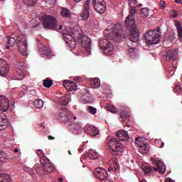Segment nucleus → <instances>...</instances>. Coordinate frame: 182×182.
I'll return each mask as SVG.
<instances>
[{"label":"nucleus","mask_w":182,"mask_h":182,"mask_svg":"<svg viewBox=\"0 0 182 182\" xmlns=\"http://www.w3.org/2000/svg\"><path fill=\"white\" fill-rule=\"evenodd\" d=\"M131 15L128 16L125 20V26L127 28H130L129 30V41L136 43L139 41V28L136 26L134 17L133 15L136 14V9H132L129 11Z\"/></svg>","instance_id":"f257e3e1"},{"label":"nucleus","mask_w":182,"mask_h":182,"mask_svg":"<svg viewBox=\"0 0 182 182\" xmlns=\"http://www.w3.org/2000/svg\"><path fill=\"white\" fill-rule=\"evenodd\" d=\"M55 118L62 123H70L73 120H76V117L72 115V113L69 109L60 106L57 112L55 113Z\"/></svg>","instance_id":"f03ea898"},{"label":"nucleus","mask_w":182,"mask_h":182,"mask_svg":"<svg viewBox=\"0 0 182 182\" xmlns=\"http://www.w3.org/2000/svg\"><path fill=\"white\" fill-rule=\"evenodd\" d=\"M146 45H157L160 43L161 33H160V28L157 30H151L148 31L144 36Z\"/></svg>","instance_id":"7ed1b4c3"},{"label":"nucleus","mask_w":182,"mask_h":182,"mask_svg":"<svg viewBox=\"0 0 182 182\" xmlns=\"http://www.w3.org/2000/svg\"><path fill=\"white\" fill-rule=\"evenodd\" d=\"M41 22L44 29L58 31V20H56L55 16L42 14Z\"/></svg>","instance_id":"20e7f679"},{"label":"nucleus","mask_w":182,"mask_h":182,"mask_svg":"<svg viewBox=\"0 0 182 182\" xmlns=\"http://www.w3.org/2000/svg\"><path fill=\"white\" fill-rule=\"evenodd\" d=\"M109 151L112 156H117L119 153L123 151V144L120 141L117 140L116 138H112L109 141Z\"/></svg>","instance_id":"39448f33"},{"label":"nucleus","mask_w":182,"mask_h":182,"mask_svg":"<svg viewBox=\"0 0 182 182\" xmlns=\"http://www.w3.org/2000/svg\"><path fill=\"white\" fill-rule=\"evenodd\" d=\"M17 46L23 56H28V43L26 41V36L19 34L17 36Z\"/></svg>","instance_id":"423d86ee"},{"label":"nucleus","mask_w":182,"mask_h":182,"mask_svg":"<svg viewBox=\"0 0 182 182\" xmlns=\"http://www.w3.org/2000/svg\"><path fill=\"white\" fill-rule=\"evenodd\" d=\"M107 35V38L111 41H117L122 38V30L120 28H114L112 31H107L105 32Z\"/></svg>","instance_id":"0eeeda50"},{"label":"nucleus","mask_w":182,"mask_h":182,"mask_svg":"<svg viewBox=\"0 0 182 182\" xmlns=\"http://www.w3.org/2000/svg\"><path fill=\"white\" fill-rule=\"evenodd\" d=\"M151 161H152L153 164L156 165V167L153 168L154 171H159L160 174H164L166 173V165L163 161L159 160L157 158H151Z\"/></svg>","instance_id":"6e6552de"},{"label":"nucleus","mask_w":182,"mask_h":182,"mask_svg":"<svg viewBox=\"0 0 182 182\" xmlns=\"http://www.w3.org/2000/svg\"><path fill=\"white\" fill-rule=\"evenodd\" d=\"M141 140V137L139 136L135 139L134 144L139 147L138 150L139 153H141L142 154H146L149 152V145H147V144L143 143Z\"/></svg>","instance_id":"1a4fd4ad"},{"label":"nucleus","mask_w":182,"mask_h":182,"mask_svg":"<svg viewBox=\"0 0 182 182\" xmlns=\"http://www.w3.org/2000/svg\"><path fill=\"white\" fill-rule=\"evenodd\" d=\"M100 48L104 50L106 55H109L113 50V45L106 39L100 40Z\"/></svg>","instance_id":"9d476101"},{"label":"nucleus","mask_w":182,"mask_h":182,"mask_svg":"<svg viewBox=\"0 0 182 182\" xmlns=\"http://www.w3.org/2000/svg\"><path fill=\"white\" fill-rule=\"evenodd\" d=\"M41 164H42L43 167H44V172L46 174V173H52L55 170V167L50 163V161L49 159L46 157H43L40 161Z\"/></svg>","instance_id":"9b49d317"},{"label":"nucleus","mask_w":182,"mask_h":182,"mask_svg":"<svg viewBox=\"0 0 182 182\" xmlns=\"http://www.w3.org/2000/svg\"><path fill=\"white\" fill-rule=\"evenodd\" d=\"M70 126V131L73 134H80L82 132H83V129L82 128V125L79 122H75V119L73 122L68 123Z\"/></svg>","instance_id":"f8f14e48"},{"label":"nucleus","mask_w":182,"mask_h":182,"mask_svg":"<svg viewBox=\"0 0 182 182\" xmlns=\"http://www.w3.org/2000/svg\"><path fill=\"white\" fill-rule=\"evenodd\" d=\"M79 41H81V45L82 48L89 53L92 49L91 48V43L92 40L89 37H87L86 35H82L81 38H78Z\"/></svg>","instance_id":"ddd939ff"},{"label":"nucleus","mask_w":182,"mask_h":182,"mask_svg":"<svg viewBox=\"0 0 182 182\" xmlns=\"http://www.w3.org/2000/svg\"><path fill=\"white\" fill-rule=\"evenodd\" d=\"M37 41V48L41 52L42 55H45L47 58H50L53 55L52 50L48 46H45L41 43L39 38L36 39Z\"/></svg>","instance_id":"4468645a"},{"label":"nucleus","mask_w":182,"mask_h":182,"mask_svg":"<svg viewBox=\"0 0 182 182\" xmlns=\"http://www.w3.org/2000/svg\"><path fill=\"white\" fill-rule=\"evenodd\" d=\"M120 119L123 124L127 122L125 126L127 127H130V124L129 123V122H130V110H129L128 108L122 109L120 113Z\"/></svg>","instance_id":"2eb2a0df"},{"label":"nucleus","mask_w":182,"mask_h":182,"mask_svg":"<svg viewBox=\"0 0 182 182\" xmlns=\"http://www.w3.org/2000/svg\"><path fill=\"white\" fill-rule=\"evenodd\" d=\"M94 174L96 178L103 181L107 178L108 174L107 171L102 168H97L94 171Z\"/></svg>","instance_id":"dca6fc26"},{"label":"nucleus","mask_w":182,"mask_h":182,"mask_svg":"<svg viewBox=\"0 0 182 182\" xmlns=\"http://www.w3.org/2000/svg\"><path fill=\"white\" fill-rule=\"evenodd\" d=\"M9 72V65L8 63L2 58L0 59V75L6 76Z\"/></svg>","instance_id":"f3484780"},{"label":"nucleus","mask_w":182,"mask_h":182,"mask_svg":"<svg viewBox=\"0 0 182 182\" xmlns=\"http://www.w3.org/2000/svg\"><path fill=\"white\" fill-rule=\"evenodd\" d=\"M90 6V0H87L84 4V11L81 15V19L82 21H87L89 16H90V12L89 11V8Z\"/></svg>","instance_id":"a211bd4d"},{"label":"nucleus","mask_w":182,"mask_h":182,"mask_svg":"<svg viewBox=\"0 0 182 182\" xmlns=\"http://www.w3.org/2000/svg\"><path fill=\"white\" fill-rule=\"evenodd\" d=\"M8 109H9V100L4 95L0 96V110L7 112Z\"/></svg>","instance_id":"6ab92c4d"},{"label":"nucleus","mask_w":182,"mask_h":182,"mask_svg":"<svg viewBox=\"0 0 182 182\" xmlns=\"http://www.w3.org/2000/svg\"><path fill=\"white\" fill-rule=\"evenodd\" d=\"M63 86L65 87V89L68 92H73L74 90H77V84L73 81L65 80L63 83Z\"/></svg>","instance_id":"aec40b11"},{"label":"nucleus","mask_w":182,"mask_h":182,"mask_svg":"<svg viewBox=\"0 0 182 182\" xmlns=\"http://www.w3.org/2000/svg\"><path fill=\"white\" fill-rule=\"evenodd\" d=\"M8 124H9V121L6 115L4 113H0V132L8 129Z\"/></svg>","instance_id":"412c9836"},{"label":"nucleus","mask_w":182,"mask_h":182,"mask_svg":"<svg viewBox=\"0 0 182 182\" xmlns=\"http://www.w3.org/2000/svg\"><path fill=\"white\" fill-rule=\"evenodd\" d=\"M164 57L167 61L176 60L177 58V53L173 50H168L164 54Z\"/></svg>","instance_id":"4be33fe9"},{"label":"nucleus","mask_w":182,"mask_h":182,"mask_svg":"<svg viewBox=\"0 0 182 182\" xmlns=\"http://www.w3.org/2000/svg\"><path fill=\"white\" fill-rule=\"evenodd\" d=\"M116 136L118 137L119 140H121V141H128L130 139L129 134H127V132L124 130L117 132Z\"/></svg>","instance_id":"5701e85b"},{"label":"nucleus","mask_w":182,"mask_h":182,"mask_svg":"<svg viewBox=\"0 0 182 182\" xmlns=\"http://www.w3.org/2000/svg\"><path fill=\"white\" fill-rule=\"evenodd\" d=\"M4 42L6 43V48L11 49V48H14V46H15L16 40L12 37L7 36L4 38Z\"/></svg>","instance_id":"b1692460"},{"label":"nucleus","mask_w":182,"mask_h":182,"mask_svg":"<svg viewBox=\"0 0 182 182\" xmlns=\"http://www.w3.org/2000/svg\"><path fill=\"white\" fill-rule=\"evenodd\" d=\"M16 68L18 70H20V72L18 73V80H22V79H23V77H25V75H23V73L22 72V70L23 69H25V63H22V62H17L16 63Z\"/></svg>","instance_id":"393cba45"},{"label":"nucleus","mask_w":182,"mask_h":182,"mask_svg":"<svg viewBox=\"0 0 182 182\" xmlns=\"http://www.w3.org/2000/svg\"><path fill=\"white\" fill-rule=\"evenodd\" d=\"M34 170H36L38 176H46V173H45V168L42 164H36L34 166Z\"/></svg>","instance_id":"a878e982"},{"label":"nucleus","mask_w":182,"mask_h":182,"mask_svg":"<svg viewBox=\"0 0 182 182\" xmlns=\"http://www.w3.org/2000/svg\"><path fill=\"white\" fill-rule=\"evenodd\" d=\"M109 165L110 167L108 168V171H112L113 170V168H114V170H117L119 168V163L117 161V158H112L109 161Z\"/></svg>","instance_id":"bb28decb"},{"label":"nucleus","mask_w":182,"mask_h":182,"mask_svg":"<svg viewBox=\"0 0 182 182\" xmlns=\"http://www.w3.org/2000/svg\"><path fill=\"white\" fill-rule=\"evenodd\" d=\"M86 156L89 157L91 160H96L99 159V154L95 150L90 149L87 151Z\"/></svg>","instance_id":"cd10ccee"},{"label":"nucleus","mask_w":182,"mask_h":182,"mask_svg":"<svg viewBox=\"0 0 182 182\" xmlns=\"http://www.w3.org/2000/svg\"><path fill=\"white\" fill-rule=\"evenodd\" d=\"M95 11L97 12V14H105L106 11V2H103L101 4H98L96 7H94Z\"/></svg>","instance_id":"c85d7f7f"},{"label":"nucleus","mask_w":182,"mask_h":182,"mask_svg":"<svg viewBox=\"0 0 182 182\" xmlns=\"http://www.w3.org/2000/svg\"><path fill=\"white\" fill-rule=\"evenodd\" d=\"M175 26L177 29V33H178V38H179V41H182V26L181 23L180 21H176L175 22Z\"/></svg>","instance_id":"c756f323"},{"label":"nucleus","mask_w":182,"mask_h":182,"mask_svg":"<svg viewBox=\"0 0 182 182\" xmlns=\"http://www.w3.org/2000/svg\"><path fill=\"white\" fill-rule=\"evenodd\" d=\"M60 14H61V16H63V18H69L72 17V14H70V10H69L65 7H63L61 9Z\"/></svg>","instance_id":"7c9ffc66"},{"label":"nucleus","mask_w":182,"mask_h":182,"mask_svg":"<svg viewBox=\"0 0 182 182\" xmlns=\"http://www.w3.org/2000/svg\"><path fill=\"white\" fill-rule=\"evenodd\" d=\"M18 96H20V97H23V96H25V95H26V93L28 92V87L26 85H21L19 88H18Z\"/></svg>","instance_id":"2f4dec72"},{"label":"nucleus","mask_w":182,"mask_h":182,"mask_svg":"<svg viewBox=\"0 0 182 182\" xmlns=\"http://www.w3.org/2000/svg\"><path fill=\"white\" fill-rule=\"evenodd\" d=\"M71 33L75 39H79L80 38H82V36L83 35L82 34V33L79 32L77 28H76L75 27L71 29Z\"/></svg>","instance_id":"473e14b6"},{"label":"nucleus","mask_w":182,"mask_h":182,"mask_svg":"<svg viewBox=\"0 0 182 182\" xmlns=\"http://www.w3.org/2000/svg\"><path fill=\"white\" fill-rule=\"evenodd\" d=\"M90 85L92 89H97L100 87V80L97 78H94L90 81Z\"/></svg>","instance_id":"72a5a7b5"},{"label":"nucleus","mask_w":182,"mask_h":182,"mask_svg":"<svg viewBox=\"0 0 182 182\" xmlns=\"http://www.w3.org/2000/svg\"><path fill=\"white\" fill-rule=\"evenodd\" d=\"M58 103L60 106H68L69 104V98L67 96L61 97L59 98Z\"/></svg>","instance_id":"f704fd0d"},{"label":"nucleus","mask_w":182,"mask_h":182,"mask_svg":"<svg viewBox=\"0 0 182 182\" xmlns=\"http://www.w3.org/2000/svg\"><path fill=\"white\" fill-rule=\"evenodd\" d=\"M0 182H11V176L6 173H0Z\"/></svg>","instance_id":"c9c22d12"},{"label":"nucleus","mask_w":182,"mask_h":182,"mask_svg":"<svg viewBox=\"0 0 182 182\" xmlns=\"http://www.w3.org/2000/svg\"><path fill=\"white\" fill-rule=\"evenodd\" d=\"M33 106L36 109H42L43 107V100L38 99L33 101Z\"/></svg>","instance_id":"e433bc0d"},{"label":"nucleus","mask_w":182,"mask_h":182,"mask_svg":"<svg viewBox=\"0 0 182 182\" xmlns=\"http://www.w3.org/2000/svg\"><path fill=\"white\" fill-rule=\"evenodd\" d=\"M87 131L89 132V133L92 134L93 137L96 136L97 134H99V130L97 129V128L93 126L88 127Z\"/></svg>","instance_id":"4c0bfd02"},{"label":"nucleus","mask_w":182,"mask_h":182,"mask_svg":"<svg viewBox=\"0 0 182 182\" xmlns=\"http://www.w3.org/2000/svg\"><path fill=\"white\" fill-rule=\"evenodd\" d=\"M142 170L144 171V173H145V174H149L150 173H151V167H150V166L147 165V164H144L142 165Z\"/></svg>","instance_id":"58836bf2"},{"label":"nucleus","mask_w":182,"mask_h":182,"mask_svg":"<svg viewBox=\"0 0 182 182\" xmlns=\"http://www.w3.org/2000/svg\"><path fill=\"white\" fill-rule=\"evenodd\" d=\"M38 0H23V4L28 6H33L36 4Z\"/></svg>","instance_id":"ea45409f"},{"label":"nucleus","mask_w":182,"mask_h":182,"mask_svg":"<svg viewBox=\"0 0 182 182\" xmlns=\"http://www.w3.org/2000/svg\"><path fill=\"white\" fill-rule=\"evenodd\" d=\"M6 160V154L2 150H0V166Z\"/></svg>","instance_id":"a19ab883"},{"label":"nucleus","mask_w":182,"mask_h":182,"mask_svg":"<svg viewBox=\"0 0 182 182\" xmlns=\"http://www.w3.org/2000/svg\"><path fill=\"white\" fill-rule=\"evenodd\" d=\"M140 14L142 18H147V16H149V9L147 8L141 9Z\"/></svg>","instance_id":"79ce46f5"},{"label":"nucleus","mask_w":182,"mask_h":182,"mask_svg":"<svg viewBox=\"0 0 182 182\" xmlns=\"http://www.w3.org/2000/svg\"><path fill=\"white\" fill-rule=\"evenodd\" d=\"M52 85H53V81L50 80H43V86H44V87H50V86H52Z\"/></svg>","instance_id":"37998d69"},{"label":"nucleus","mask_w":182,"mask_h":182,"mask_svg":"<svg viewBox=\"0 0 182 182\" xmlns=\"http://www.w3.org/2000/svg\"><path fill=\"white\" fill-rule=\"evenodd\" d=\"M67 44L72 49L76 48V38H74V39H73L71 41H67Z\"/></svg>","instance_id":"c03bdc74"},{"label":"nucleus","mask_w":182,"mask_h":182,"mask_svg":"<svg viewBox=\"0 0 182 182\" xmlns=\"http://www.w3.org/2000/svg\"><path fill=\"white\" fill-rule=\"evenodd\" d=\"M107 110H108V112H111L112 113L117 112V109H116V107H114L112 105H107Z\"/></svg>","instance_id":"a18cd8bd"},{"label":"nucleus","mask_w":182,"mask_h":182,"mask_svg":"<svg viewBox=\"0 0 182 182\" xmlns=\"http://www.w3.org/2000/svg\"><path fill=\"white\" fill-rule=\"evenodd\" d=\"M63 36L66 43H67V41H72L73 39H75L73 36H70V34L63 33Z\"/></svg>","instance_id":"49530a36"},{"label":"nucleus","mask_w":182,"mask_h":182,"mask_svg":"<svg viewBox=\"0 0 182 182\" xmlns=\"http://www.w3.org/2000/svg\"><path fill=\"white\" fill-rule=\"evenodd\" d=\"M182 90V87L181 83H178L175 85V87L173 89L174 93H180Z\"/></svg>","instance_id":"de8ad7c7"},{"label":"nucleus","mask_w":182,"mask_h":182,"mask_svg":"<svg viewBox=\"0 0 182 182\" xmlns=\"http://www.w3.org/2000/svg\"><path fill=\"white\" fill-rule=\"evenodd\" d=\"M105 0H92L93 8L97 7V6L100 5L101 4H103Z\"/></svg>","instance_id":"09e8293b"},{"label":"nucleus","mask_w":182,"mask_h":182,"mask_svg":"<svg viewBox=\"0 0 182 182\" xmlns=\"http://www.w3.org/2000/svg\"><path fill=\"white\" fill-rule=\"evenodd\" d=\"M87 110L91 114H96L97 113V109L95 108V107L89 106Z\"/></svg>","instance_id":"8fccbe9b"},{"label":"nucleus","mask_w":182,"mask_h":182,"mask_svg":"<svg viewBox=\"0 0 182 182\" xmlns=\"http://www.w3.org/2000/svg\"><path fill=\"white\" fill-rule=\"evenodd\" d=\"M169 15L171 18H177L178 13L176 10H171L169 11Z\"/></svg>","instance_id":"3c124183"},{"label":"nucleus","mask_w":182,"mask_h":182,"mask_svg":"<svg viewBox=\"0 0 182 182\" xmlns=\"http://www.w3.org/2000/svg\"><path fill=\"white\" fill-rule=\"evenodd\" d=\"M128 55L131 57L134 56L136 55V48H131L128 50Z\"/></svg>","instance_id":"603ef678"},{"label":"nucleus","mask_w":182,"mask_h":182,"mask_svg":"<svg viewBox=\"0 0 182 182\" xmlns=\"http://www.w3.org/2000/svg\"><path fill=\"white\" fill-rule=\"evenodd\" d=\"M37 154L40 157V161L42 160V159H43V157H46L45 156V153L43 151H42V149L37 150Z\"/></svg>","instance_id":"864d4df0"},{"label":"nucleus","mask_w":182,"mask_h":182,"mask_svg":"<svg viewBox=\"0 0 182 182\" xmlns=\"http://www.w3.org/2000/svg\"><path fill=\"white\" fill-rule=\"evenodd\" d=\"M159 5L161 9H164V8H166V2L164 1H160Z\"/></svg>","instance_id":"5fc2aeb1"},{"label":"nucleus","mask_w":182,"mask_h":182,"mask_svg":"<svg viewBox=\"0 0 182 182\" xmlns=\"http://www.w3.org/2000/svg\"><path fill=\"white\" fill-rule=\"evenodd\" d=\"M73 80L76 82L77 83H80L82 82V77H75Z\"/></svg>","instance_id":"6e6d98bb"},{"label":"nucleus","mask_w":182,"mask_h":182,"mask_svg":"<svg viewBox=\"0 0 182 182\" xmlns=\"http://www.w3.org/2000/svg\"><path fill=\"white\" fill-rule=\"evenodd\" d=\"M137 3H138L137 0H132L131 2L129 3L131 8H134V6L133 5H136V4Z\"/></svg>","instance_id":"4d7b16f0"},{"label":"nucleus","mask_w":182,"mask_h":182,"mask_svg":"<svg viewBox=\"0 0 182 182\" xmlns=\"http://www.w3.org/2000/svg\"><path fill=\"white\" fill-rule=\"evenodd\" d=\"M48 140H55V137H53V136H50V135H49V136H48Z\"/></svg>","instance_id":"13d9d810"},{"label":"nucleus","mask_w":182,"mask_h":182,"mask_svg":"<svg viewBox=\"0 0 182 182\" xmlns=\"http://www.w3.org/2000/svg\"><path fill=\"white\" fill-rule=\"evenodd\" d=\"M166 182H173L171 178H167Z\"/></svg>","instance_id":"bf43d9fd"},{"label":"nucleus","mask_w":182,"mask_h":182,"mask_svg":"<svg viewBox=\"0 0 182 182\" xmlns=\"http://www.w3.org/2000/svg\"><path fill=\"white\" fill-rule=\"evenodd\" d=\"M163 147H164V142H161V144L159 146V149H163Z\"/></svg>","instance_id":"052dcab7"},{"label":"nucleus","mask_w":182,"mask_h":182,"mask_svg":"<svg viewBox=\"0 0 182 182\" xmlns=\"http://www.w3.org/2000/svg\"><path fill=\"white\" fill-rule=\"evenodd\" d=\"M58 29H59L60 31H62V29H63V26L60 25V26H59Z\"/></svg>","instance_id":"680f3d73"},{"label":"nucleus","mask_w":182,"mask_h":182,"mask_svg":"<svg viewBox=\"0 0 182 182\" xmlns=\"http://www.w3.org/2000/svg\"><path fill=\"white\" fill-rule=\"evenodd\" d=\"M58 181H59V182H63V178H59Z\"/></svg>","instance_id":"e2e57ef3"},{"label":"nucleus","mask_w":182,"mask_h":182,"mask_svg":"<svg viewBox=\"0 0 182 182\" xmlns=\"http://www.w3.org/2000/svg\"><path fill=\"white\" fill-rule=\"evenodd\" d=\"M14 151H15V153H18V151H19V150L18 149H14Z\"/></svg>","instance_id":"0e129e2a"},{"label":"nucleus","mask_w":182,"mask_h":182,"mask_svg":"<svg viewBox=\"0 0 182 182\" xmlns=\"http://www.w3.org/2000/svg\"><path fill=\"white\" fill-rule=\"evenodd\" d=\"M68 154H70V156H72V152L70 151V150H68Z\"/></svg>","instance_id":"69168bd1"},{"label":"nucleus","mask_w":182,"mask_h":182,"mask_svg":"<svg viewBox=\"0 0 182 182\" xmlns=\"http://www.w3.org/2000/svg\"><path fill=\"white\" fill-rule=\"evenodd\" d=\"M141 6H143V4H138L139 8H141Z\"/></svg>","instance_id":"338daca9"},{"label":"nucleus","mask_w":182,"mask_h":182,"mask_svg":"<svg viewBox=\"0 0 182 182\" xmlns=\"http://www.w3.org/2000/svg\"><path fill=\"white\" fill-rule=\"evenodd\" d=\"M140 182H147V181H146V179H142Z\"/></svg>","instance_id":"774afa93"}]
</instances>
